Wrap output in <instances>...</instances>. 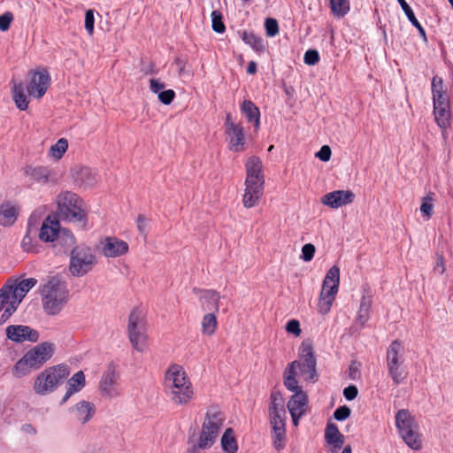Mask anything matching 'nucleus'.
Masks as SVG:
<instances>
[{
    "label": "nucleus",
    "mask_w": 453,
    "mask_h": 453,
    "mask_svg": "<svg viewBox=\"0 0 453 453\" xmlns=\"http://www.w3.org/2000/svg\"><path fill=\"white\" fill-rule=\"evenodd\" d=\"M165 385L167 395L174 403L183 405L193 397L192 384L179 365H173L168 368L165 376Z\"/></svg>",
    "instance_id": "1"
},
{
    "label": "nucleus",
    "mask_w": 453,
    "mask_h": 453,
    "mask_svg": "<svg viewBox=\"0 0 453 453\" xmlns=\"http://www.w3.org/2000/svg\"><path fill=\"white\" fill-rule=\"evenodd\" d=\"M55 352L52 342H44L31 348L14 365L12 373L16 378H22L32 372L39 370Z\"/></svg>",
    "instance_id": "2"
},
{
    "label": "nucleus",
    "mask_w": 453,
    "mask_h": 453,
    "mask_svg": "<svg viewBox=\"0 0 453 453\" xmlns=\"http://www.w3.org/2000/svg\"><path fill=\"white\" fill-rule=\"evenodd\" d=\"M41 295L44 311L49 315L58 314L69 297L65 283L57 277H52L42 286Z\"/></svg>",
    "instance_id": "3"
},
{
    "label": "nucleus",
    "mask_w": 453,
    "mask_h": 453,
    "mask_svg": "<svg viewBox=\"0 0 453 453\" xmlns=\"http://www.w3.org/2000/svg\"><path fill=\"white\" fill-rule=\"evenodd\" d=\"M59 213L64 219L79 223L85 229L88 223V213L84 201L75 193L66 191L58 197Z\"/></svg>",
    "instance_id": "4"
},
{
    "label": "nucleus",
    "mask_w": 453,
    "mask_h": 453,
    "mask_svg": "<svg viewBox=\"0 0 453 453\" xmlns=\"http://www.w3.org/2000/svg\"><path fill=\"white\" fill-rule=\"evenodd\" d=\"M69 366L64 364L57 365L45 369L35 379L34 390L36 394L45 395L61 385L69 376Z\"/></svg>",
    "instance_id": "5"
},
{
    "label": "nucleus",
    "mask_w": 453,
    "mask_h": 453,
    "mask_svg": "<svg viewBox=\"0 0 453 453\" xmlns=\"http://www.w3.org/2000/svg\"><path fill=\"white\" fill-rule=\"evenodd\" d=\"M395 426L403 441L412 449L422 448L421 435L418 432V426L406 409L399 410L395 414Z\"/></svg>",
    "instance_id": "6"
},
{
    "label": "nucleus",
    "mask_w": 453,
    "mask_h": 453,
    "mask_svg": "<svg viewBox=\"0 0 453 453\" xmlns=\"http://www.w3.org/2000/svg\"><path fill=\"white\" fill-rule=\"evenodd\" d=\"M387 368L395 385L403 383L408 376L403 347L399 340L393 341L387 349Z\"/></svg>",
    "instance_id": "7"
},
{
    "label": "nucleus",
    "mask_w": 453,
    "mask_h": 453,
    "mask_svg": "<svg viewBox=\"0 0 453 453\" xmlns=\"http://www.w3.org/2000/svg\"><path fill=\"white\" fill-rule=\"evenodd\" d=\"M96 264V257L90 247L81 244L72 249L69 271L73 276H84L92 270Z\"/></svg>",
    "instance_id": "8"
},
{
    "label": "nucleus",
    "mask_w": 453,
    "mask_h": 453,
    "mask_svg": "<svg viewBox=\"0 0 453 453\" xmlns=\"http://www.w3.org/2000/svg\"><path fill=\"white\" fill-rule=\"evenodd\" d=\"M224 421V413L217 408L207 411L199 437L200 447L211 448L214 444Z\"/></svg>",
    "instance_id": "9"
},
{
    "label": "nucleus",
    "mask_w": 453,
    "mask_h": 453,
    "mask_svg": "<svg viewBox=\"0 0 453 453\" xmlns=\"http://www.w3.org/2000/svg\"><path fill=\"white\" fill-rule=\"evenodd\" d=\"M36 283L37 280L35 278H27L20 281H18V280H7L0 288V311L9 303L11 298L20 303L28 291Z\"/></svg>",
    "instance_id": "10"
},
{
    "label": "nucleus",
    "mask_w": 453,
    "mask_h": 453,
    "mask_svg": "<svg viewBox=\"0 0 453 453\" xmlns=\"http://www.w3.org/2000/svg\"><path fill=\"white\" fill-rule=\"evenodd\" d=\"M299 359L296 360L301 375L304 380L315 382L318 380L317 359L313 350L312 342L303 340L298 349Z\"/></svg>",
    "instance_id": "11"
},
{
    "label": "nucleus",
    "mask_w": 453,
    "mask_h": 453,
    "mask_svg": "<svg viewBox=\"0 0 453 453\" xmlns=\"http://www.w3.org/2000/svg\"><path fill=\"white\" fill-rule=\"evenodd\" d=\"M127 332L133 348L142 352L146 343L145 322L138 308H134L129 314Z\"/></svg>",
    "instance_id": "12"
},
{
    "label": "nucleus",
    "mask_w": 453,
    "mask_h": 453,
    "mask_svg": "<svg viewBox=\"0 0 453 453\" xmlns=\"http://www.w3.org/2000/svg\"><path fill=\"white\" fill-rule=\"evenodd\" d=\"M265 184L264 175H253L251 179L250 175H246L245 192L242 198L244 207H254L261 196L263 195Z\"/></svg>",
    "instance_id": "13"
},
{
    "label": "nucleus",
    "mask_w": 453,
    "mask_h": 453,
    "mask_svg": "<svg viewBox=\"0 0 453 453\" xmlns=\"http://www.w3.org/2000/svg\"><path fill=\"white\" fill-rule=\"evenodd\" d=\"M286 420L287 413L285 415L280 413L269 414L273 445L278 451L283 449L286 445Z\"/></svg>",
    "instance_id": "14"
},
{
    "label": "nucleus",
    "mask_w": 453,
    "mask_h": 453,
    "mask_svg": "<svg viewBox=\"0 0 453 453\" xmlns=\"http://www.w3.org/2000/svg\"><path fill=\"white\" fill-rule=\"evenodd\" d=\"M434 101V114L437 125L446 129L450 126V104L448 95H437V97L433 98Z\"/></svg>",
    "instance_id": "15"
},
{
    "label": "nucleus",
    "mask_w": 453,
    "mask_h": 453,
    "mask_svg": "<svg viewBox=\"0 0 453 453\" xmlns=\"http://www.w3.org/2000/svg\"><path fill=\"white\" fill-rule=\"evenodd\" d=\"M50 82V76L49 72L42 68L39 71L32 73L31 80L27 86V90L29 95L36 98H41L46 93Z\"/></svg>",
    "instance_id": "16"
},
{
    "label": "nucleus",
    "mask_w": 453,
    "mask_h": 453,
    "mask_svg": "<svg viewBox=\"0 0 453 453\" xmlns=\"http://www.w3.org/2000/svg\"><path fill=\"white\" fill-rule=\"evenodd\" d=\"M5 331L9 340L19 343L24 342H36L40 337L37 330L24 325L8 326Z\"/></svg>",
    "instance_id": "17"
},
{
    "label": "nucleus",
    "mask_w": 453,
    "mask_h": 453,
    "mask_svg": "<svg viewBox=\"0 0 453 453\" xmlns=\"http://www.w3.org/2000/svg\"><path fill=\"white\" fill-rule=\"evenodd\" d=\"M355 199V194L351 190H334L322 196L323 204L337 209L351 203Z\"/></svg>",
    "instance_id": "18"
},
{
    "label": "nucleus",
    "mask_w": 453,
    "mask_h": 453,
    "mask_svg": "<svg viewBox=\"0 0 453 453\" xmlns=\"http://www.w3.org/2000/svg\"><path fill=\"white\" fill-rule=\"evenodd\" d=\"M119 380V373L113 365H110L107 370L103 373L100 380L99 388L103 396L115 397L119 392L114 388Z\"/></svg>",
    "instance_id": "19"
},
{
    "label": "nucleus",
    "mask_w": 453,
    "mask_h": 453,
    "mask_svg": "<svg viewBox=\"0 0 453 453\" xmlns=\"http://www.w3.org/2000/svg\"><path fill=\"white\" fill-rule=\"evenodd\" d=\"M128 251V244L117 237H106L103 243L102 253L107 257H116Z\"/></svg>",
    "instance_id": "20"
},
{
    "label": "nucleus",
    "mask_w": 453,
    "mask_h": 453,
    "mask_svg": "<svg viewBox=\"0 0 453 453\" xmlns=\"http://www.w3.org/2000/svg\"><path fill=\"white\" fill-rule=\"evenodd\" d=\"M59 228L58 219L50 215L47 216L40 226L39 240L43 242H54Z\"/></svg>",
    "instance_id": "21"
},
{
    "label": "nucleus",
    "mask_w": 453,
    "mask_h": 453,
    "mask_svg": "<svg viewBox=\"0 0 453 453\" xmlns=\"http://www.w3.org/2000/svg\"><path fill=\"white\" fill-rule=\"evenodd\" d=\"M195 292L200 293V302L202 309L204 311H210V312H218L219 311V303L220 299L219 293L212 290V289H203V290H197L196 288H194Z\"/></svg>",
    "instance_id": "22"
},
{
    "label": "nucleus",
    "mask_w": 453,
    "mask_h": 453,
    "mask_svg": "<svg viewBox=\"0 0 453 453\" xmlns=\"http://www.w3.org/2000/svg\"><path fill=\"white\" fill-rule=\"evenodd\" d=\"M56 243L54 244L55 248H58V252L69 253L72 249L76 247V240L71 230L67 228H62L60 226L58 235L54 241Z\"/></svg>",
    "instance_id": "23"
},
{
    "label": "nucleus",
    "mask_w": 453,
    "mask_h": 453,
    "mask_svg": "<svg viewBox=\"0 0 453 453\" xmlns=\"http://www.w3.org/2000/svg\"><path fill=\"white\" fill-rule=\"evenodd\" d=\"M325 439L327 444L333 446L332 452L336 453L344 443V435L341 434L338 426L332 422H328L325 430Z\"/></svg>",
    "instance_id": "24"
},
{
    "label": "nucleus",
    "mask_w": 453,
    "mask_h": 453,
    "mask_svg": "<svg viewBox=\"0 0 453 453\" xmlns=\"http://www.w3.org/2000/svg\"><path fill=\"white\" fill-rule=\"evenodd\" d=\"M240 110L247 121L252 124L255 129L257 130L260 127L259 108L251 100L245 99L242 103Z\"/></svg>",
    "instance_id": "25"
},
{
    "label": "nucleus",
    "mask_w": 453,
    "mask_h": 453,
    "mask_svg": "<svg viewBox=\"0 0 453 453\" xmlns=\"http://www.w3.org/2000/svg\"><path fill=\"white\" fill-rule=\"evenodd\" d=\"M70 411H75L77 419L83 424L88 422L95 412L94 405L85 400L76 403Z\"/></svg>",
    "instance_id": "26"
},
{
    "label": "nucleus",
    "mask_w": 453,
    "mask_h": 453,
    "mask_svg": "<svg viewBox=\"0 0 453 453\" xmlns=\"http://www.w3.org/2000/svg\"><path fill=\"white\" fill-rule=\"evenodd\" d=\"M18 217V208L10 203L0 205V225L4 226H12Z\"/></svg>",
    "instance_id": "27"
},
{
    "label": "nucleus",
    "mask_w": 453,
    "mask_h": 453,
    "mask_svg": "<svg viewBox=\"0 0 453 453\" xmlns=\"http://www.w3.org/2000/svg\"><path fill=\"white\" fill-rule=\"evenodd\" d=\"M331 288L332 284H329V287H326L325 283L322 284V289L318 305L319 311L321 314H326L330 311L333 301L334 300V296L337 294L331 292Z\"/></svg>",
    "instance_id": "28"
},
{
    "label": "nucleus",
    "mask_w": 453,
    "mask_h": 453,
    "mask_svg": "<svg viewBox=\"0 0 453 453\" xmlns=\"http://www.w3.org/2000/svg\"><path fill=\"white\" fill-rule=\"evenodd\" d=\"M240 35L243 42L250 45L253 50L258 53L265 51V47L261 36L254 34L252 31L247 30L240 32Z\"/></svg>",
    "instance_id": "29"
},
{
    "label": "nucleus",
    "mask_w": 453,
    "mask_h": 453,
    "mask_svg": "<svg viewBox=\"0 0 453 453\" xmlns=\"http://www.w3.org/2000/svg\"><path fill=\"white\" fill-rule=\"evenodd\" d=\"M397 2L400 4L404 14L406 15L408 20L411 23L413 27H415L418 29V35L423 39V41L427 42L426 31L419 23V21L417 19L411 7L407 4L405 0H397Z\"/></svg>",
    "instance_id": "30"
},
{
    "label": "nucleus",
    "mask_w": 453,
    "mask_h": 453,
    "mask_svg": "<svg viewBox=\"0 0 453 453\" xmlns=\"http://www.w3.org/2000/svg\"><path fill=\"white\" fill-rule=\"evenodd\" d=\"M268 412L269 414L280 413L282 415L287 413L285 409V399L280 391L273 390L271 392Z\"/></svg>",
    "instance_id": "31"
},
{
    "label": "nucleus",
    "mask_w": 453,
    "mask_h": 453,
    "mask_svg": "<svg viewBox=\"0 0 453 453\" xmlns=\"http://www.w3.org/2000/svg\"><path fill=\"white\" fill-rule=\"evenodd\" d=\"M308 403V395L303 390L296 391L294 393V395L290 397V399L288 402L287 407L288 411H303L305 412V406Z\"/></svg>",
    "instance_id": "32"
},
{
    "label": "nucleus",
    "mask_w": 453,
    "mask_h": 453,
    "mask_svg": "<svg viewBox=\"0 0 453 453\" xmlns=\"http://www.w3.org/2000/svg\"><path fill=\"white\" fill-rule=\"evenodd\" d=\"M226 134L230 138L232 149L238 150V146L243 144V128L240 124H230V128L226 129Z\"/></svg>",
    "instance_id": "33"
},
{
    "label": "nucleus",
    "mask_w": 453,
    "mask_h": 453,
    "mask_svg": "<svg viewBox=\"0 0 453 453\" xmlns=\"http://www.w3.org/2000/svg\"><path fill=\"white\" fill-rule=\"evenodd\" d=\"M222 450L225 453H236L238 451V443L234 434V429L226 428L220 441Z\"/></svg>",
    "instance_id": "34"
},
{
    "label": "nucleus",
    "mask_w": 453,
    "mask_h": 453,
    "mask_svg": "<svg viewBox=\"0 0 453 453\" xmlns=\"http://www.w3.org/2000/svg\"><path fill=\"white\" fill-rule=\"evenodd\" d=\"M13 100L17 108L20 111H25L28 107L27 96L25 93V86L22 82L15 83L13 85Z\"/></svg>",
    "instance_id": "35"
},
{
    "label": "nucleus",
    "mask_w": 453,
    "mask_h": 453,
    "mask_svg": "<svg viewBox=\"0 0 453 453\" xmlns=\"http://www.w3.org/2000/svg\"><path fill=\"white\" fill-rule=\"evenodd\" d=\"M323 283H325L326 287H329V284H332V290L330 291L333 293L338 292L340 284V269L338 266L334 265L327 271Z\"/></svg>",
    "instance_id": "36"
},
{
    "label": "nucleus",
    "mask_w": 453,
    "mask_h": 453,
    "mask_svg": "<svg viewBox=\"0 0 453 453\" xmlns=\"http://www.w3.org/2000/svg\"><path fill=\"white\" fill-rule=\"evenodd\" d=\"M245 168L246 175H250V179L253 175H264L262 172L263 164L258 157H250L246 162Z\"/></svg>",
    "instance_id": "37"
},
{
    "label": "nucleus",
    "mask_w": 453,
    "mask_h": 453,
    "mask_svg": "<svg viewBox=\"0 0 453 453\" xmlns=\"http://www.w3.org/2000/svg\"><path fill=\"white\" fill-rule=\"evenodd\" d=\"M329 4L335 17L342 18L349 12V0H330Z\"/></svg>",
    "instance_id": "38"
},
{
    "label": "nucleus",
    "mask_w": 453,
    "mask_h": 453,
    "mask_svg": "<svg viewBox=\"0 0 453 453\" xmlns=\"http://www.w3.org/2000/svg\"><path fill=\"white\" fill-rule=\"evenodd\" d=\"M26 173L29 174L35 181L47 183L49 181L50 171L44 166L29 167Z\"/></svg>",
    "instance_id": "39"
},
{
    "label": "nucleus",
    "mask_w": 453,
    "mask_h": 453,
    "mask_svg": "<svg viewBox=\"0 0 453 453\" xmlns=\"http://www.w3.org/2000/svg\"><path fill=\"white\" fill-rule=\"evenodd\" d=\"M217 319L215 312H209L205 314L202 321V332L204 334H212L217 327Z\"/></svg>",
    "instance_id": "40"
},
{
    "label": "nucleus",
    "mask_w": 453,
    "mask_h": 453,
    "mask_svg": "<svg viewBox=\"0 0 453 453\" xmlns=\"http://www.w3.org/2000/svg\"><path fill=\"white\" fill-rule=\"evenodd\" d=\"M434 193L429 192L421 200L420 212L426 219H430L433 215Z\"/></svg>",
    "instance_id": "41"
},
{
    "label": "nucleus",
    "mask_w": 453,
    "mask_h": 453,
    "mask_svg": "<svg viewBox=\"0 0 453 453\" xmlns=\"http://www.w3.org/2000/svg\"><path fill=\"white\" fill-rule=\"evenodd\" d=\"M38 237L26 234L21 242V248L26 252L37 253L39 251Z\"/></svg>",
    "instance_id": "42"
},
{
    "label": "nucleus",
    "mask_w": 453,
    "mask_h": 453,
    "mask_svg": "<svg viewBox=\"0 0 453 453\" xmlns=\"http://www.w3.org/2000/svg\"><path fill=\"white\" fill-rule=\"evenodd\" d=\"M41 225L42 224H40V217L38 215H36L35 213H32L27 220L26 234H28L30 235L36 236L39 238V232H40Z\"/></svg>",
    "instance_id": "43"
},
{
    "label": "nucleus",
    "mask_w": 453,
    "mask_h": 453,
    "mask_svg": "<svg viewBox=\"0 0 453 453\" xmlns=\"http://www.w3.org/2000/svg\"><path fill=\"white\" fill-rule=\"evenodd\" d=\"M67 384L71 388H72V386H73L74 388L76 389V393L81 391L86 384L84 372L82 371H79V372H75L68 380Z\"/></svg>",
    "instance_id": "44"
},
{
    "label": "nucleus",
    "mask_w": 453,
    "mask_h": 453,
    "mask_svg": "<svg viewBox=\"0 0 453 453\" xmlns=\"http://www.w3.org/2000/svg\"><path fill=\"white\" fill-rule=\"evenodd\" d=\"M67 148V140L65 138H60L53 146H51L50 151L54 157L59 159L65 153Z\"/></svg>",
    "instance_id": "45"
},
{
    "label": "nucleus",
    "mask_w": 453,
    "mask_h": 453,
    "mask_svg": "<svg viewBox=\"0 0 453 453\" xmlns=\"http://www.w3.org/2000/svg\"><path fill=\"white\" fill-rule=\"evenodd\" d=\"M211 27L214 32L222 34L226 30L225 24L223 22V17L220 12L213 11L211 12Z\"/></svg>",
    "instance_id": "46"
},
{
    "label": "nucleus",
    "mask_w": 453,
    "mask_h": 453,
    "mask_svg": "<svg viewBox=\"0 0 453 453\" xmlns=\"http://www.w3.org/2000/svg\"><path fill=\"white\" fill-rule=\"evenodd\" d=\"M372 294L369 287H364L359 308L371 311Z\"/></svg>",
    "instance_id": "47"
},
{
    "label": "nucleus",
    "mask_w": 453,
    "mask_h": 453,
    "mask_svg": "<svg viewBox=\"0 0 453 453\" xmlns=\"http://www.w3.org/2000/svg\"><path fill=\"white\" fill-rule=\"evenodd\" d=\"M265 28L266 35L269 37H274L279 34V24L278 21L273 18L265 19Z\"/></svg>",
    "instance_id": "48"
},
{
    "label": "nucleus",
    "mask_w": 453,
    "mask_h": 453,
    "mask_svg": "<svg viewBox=\"0 0 453 453\" xmlns=\"http://www.w3.org/2000/svg\"><path fill=\"white\" fill-rule=\"evenodd\" d=\"M432 95L433 98L437 97V95H447L443 88V80L439 76H434L432 80Z\"/></svg>",
    "instance_id": "49"
},
{
    "label": "nucleus",
    "mask_w": 453,
    "mask_h": 453,
    "mask_svg": "<svg viewBox=\"0 0 453 453\" xmlns=\"http://www.w3.org/2000/svg\"><path fill=\"white\" fill-rule=\"evenodd\" d=\"M319 61V53L315 49L306 50L303 56V62L308 65H315Z\"/></svg>",
    "instance_id": "50"
},
{
    "label": "nucleus",
    "mask_w": 453,
    "mask_h": 453,
    "mask_svg": "<svg viewBox=\"0 0 453 453\" xmlns=\"http://www.w3.org/2000/svg\"><path fill=\"white\" fill-rule=\"evenodd\" d=\"M19 304V303L12 298L9 305L5 308L1 315L0 323H4L7 319H9V318L16 311Z\"/></svg>",
    "instance_id": "51"
},
{
    "label": "nucleus",
    "mask_w": 453,
    "mask_h": 453,
    "mask_svg": "<svg viewBox=\"0 0 453 453\" xmlns=\"http://www.w3.org/2000/svg\"><path fill=\"white\" fill-rule=\"evenodd\" d=\"M316 248L312 243H306L302 247L301 259L304 262H310L315 254Z\"/></svg>",
    "instance_id": "52"
},
{
    "label": "nucleus",
    "mask_w": 453,
    "mask_h": 453,
    "mask_svg": "<svg viewBox=\"0 0 453 453\" xmlns=\"http://www.w3.org/2000/svg\"><path fill=\"white\" fill-rule=\"evenodd\" d=\"M95 14L94 10L89 9L85 12V29L91 35L94 33Z\"/></svg>",
    "instance_id": "53"
},
{
    "label": "nucleus",
    "mask_w": 453,
    "mask_h": 453,
    "mask_svg": "<svg viewBox=\"0 0 453 453\" xmlns=\"http://www.w3.org/2000/svg\"><path fill=\"white\" fill-rule=\"evenodd\" d=\"M351 411L347 405L339 406L334 412V418L337 421H343L350 416Z\"/></svg>",
    "instance_id": "54"
},
{
    "label": "nucleus",
    "mask_w": 453,
    "mask_h": 453,
    "mask_svg": "<svg viewBox=\"0 0 453 453\" xmlns=\"http://www.w3.org/2000/svg\"><path fill=\"white\" fill-rule=\"evenodd\" d=\"M158 100L165 105L170 104L175 98V92L173 89H166L159 92L157 95Z\"/></svg>",
    "instance_id": "55"
},
{
    "label": "nucleus",
    "mask_w": 453,
    "mask_h": 453,
    "mask_svg": "<svg viewBox=\"0 0 453 453\" xmlns=\"http://www.w3.org/2000/svg\"><path fill=\"white\" fill-rule=\"evenodd\" d=\"M12 20L13 14L11 12H6L4 14L0 15V31H7L10 28Z\"/></svg>",
    "instance_id": "56"
},
{
    "label": "nucleus",
    "mask_w": 453,
    "mask_h": 453,
    "mask_svg": "<svg viewBox=\"0 0 453 453\" xmlns=\"http://www.w3.org/2000/svg\"><path fill=\"white\" fill-rule=\"evenodd\" d=\"M286 331L295 336H299L302 333L300 328V323L296 319H290L286 324Z\"/></svg>",
    "instance_id": "57"
},
{
    "label": "nucleus",
    "mask_w": 453,
    "mask_h": 453,
    "mask_svg": "<svg viewBox=\"0 0 453 453\" xmlns=\"http://www.w3.org/2000/svg\"><path fill=\"white\" fill-rule=\"evenodd\" d=\"M331 149L328 145H323L320 150L316 153V157L323 162H327L331 157Z\"/></svg>",
    "instance_id": "58"
},
{
    "label": "nucleus",
    "mask_w": 453,
    "mask_h": 453,
    "mask_svg": "<svg viewBox=\"0 0 453 453\" xmlns=\"http://www.w3.org/2000/svg\"><path fill=\"white\" fill-rule=\"evenodd\" d=\"M342 394L346 400L352 401L357 396L358 389L357 386L349 385L343 389Z\"/></svg>",
    "instance_id": "59"
},
{
    "label": "nucleus",
    "mask_w": 453,
    "mask_h": 453,
    "mask_svg": "<svg viewBox=\"0 0 453 453\" xmlns=\"http://www.w3.org/2000/svg\"><path fill=\"white\" fill-rule=\"evenodd\" d=\"M284 386L288 390L294 393L303 390L302 388L298 386L296 378H284Z\"/></svg>",
    "instance_id": "60"
},
{
    "label": "nucleus",
    "mask_w": 453,
    "mask_h": 453,
    "mask_svg": "<svg viewBox=\"0 0 453 453\" xmlns=\"http://www.w3.org/2000/svg\"><path fill=\"white\" fill-rule=\"evenodd\" d=\"M148 222L149 219L144 215H138L136 223L137 228L141 234H146L148 231Z\"/></svg>",
    "instance_id": "61"
},
{
    "label": "nucleus",
    "mask_w": 453,
    "mask_h": 453,
    "mask_svg": "<svg viewBox=\"0 0 453 453\" xmlns=\"http://www.w3.org/2000/svg\"><path fill=\"white\" fill-rule=\"evenodd\" d=\"M165 87V83L159 81L158 80H156V79L150 80V89L154 94L158 95L159 92L163 91Z\"/></svg>",
    "instance_id": "62"
},
{
    "label": "nucleus",
    "mask_w": 453,
    "mask_h": 453,
    "mask_svg": "<svg viewBox=\"0 0 453 453\" xmlns=\"http://www.w3.org/2000/svg\"><path fill=\"white\" fill-rule=\"evenodd\" d=\"M296 365H298L296 361H293L288 365V367L284 372V378L296 377V368H298Z\"/></svg>",
    "instance_id": "63"
},
{
    "label": "nucleus",
    "mask_w": 453,
    "mask_h": 453,
    "mask_svg": "<svg viewBox=\"0 0 453 453\" xmlns=\"http://www.w3.org/2000/svg\"><path fill=\"white\" fill-rule=\"evenodd\" d=\"M370 311L369 310L359 308L357 319L361 326H364L370 319Z\"/></svg>",
    "instance_id": "64"
}]
</instances>
